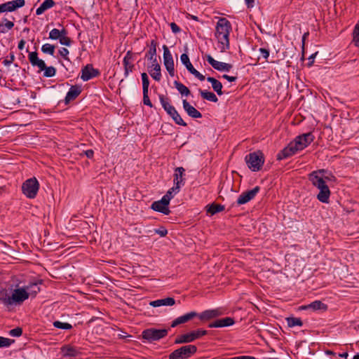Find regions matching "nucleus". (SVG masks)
Here are the masks:
<instances>
[{
    "label": "nucleus",
    "instance_id": "obj_1",
    "mask_svg": "<svg viewBox=\"0 0 359 359\" xmlns=\"http://www.w3.org/2000/svg\"><path fill=\"white\" fill-rule=\"evenodd\" d=\"M325 170H318L312 172L309 175V180L312 184L318 188L320 191L317 195V198L322 203H328L330 196V191L328 186L326 184V180H330L328 176H324Z\"/></svg>",
    "mask_w": 359,
    "mask_h": 359
},
{
    "label": "nucleus",
    "instance_id": "obj_2",
    "mask_svg": "<svg viewBox=\"0 0 359 359\" xmlns=\"http://www.w3.org/2000/svg\"><path fill=\"white\" fill-rule=\"evenodd\" d=\"M313 141V135L311 133H304L297 137L291 142L278 156V159L289 157L297 151L304 149Z\"/></svg>",
    "mask_w": 359,
    "mask_h": 359
},
{
    "label": "nucleus",
    "instance_id": "obj_3",
    "mask_svg": "<svg viewBox=\"0 0 359 359\" xmlns=\"http://www.w3.org/2000/svg\"><path fill=\"white\" fill-rule=\"evenodd\" d=\"M231 29V24L226 18H222L218 20L215 35L221 52H224L229 48V36Z\"/></svg>",
    "mask_w": 359,
    "mask_h": 359
},
{
    "label": "nucleus",
    "instance_id": "obj_4",
    "mask_svg": "<svg viewBox=\"0 0 359 359\" xmlns=\"http://www.w3.org/2000/svg\"><path fill=\"white\" fill-rule=\"evenodd\" d=\"M159 99L163 109L172 117L175 122L178 125L186 126L187 123L183 121L175 108L169 103L168 98H165L163 95H160Z\"/></svg>",
    "mask_w": 359,
    "mask_h": 359
},
{
    "label": "nucleus",
    "instance_id": "obj_5",
    "mask_svg": "<svg viewBox=\"0 0 359 359\" xmlns=\"http://www.w3.org/2000/svg\"><path fill=\"white\" fill-rule=\"evenodd\" d=\"M197 351L194 345H187L175 350L169 355V359H187L194 355Z\"/></svg>",
    "mask_w": 359,
    "mask_h": 359
},
{
    "label": "nucleus",
    "instance_id": "obj_6",
    "mask_svg": "<svg viewBox=\"0 0 359 359\" xmlns=\"http://www.w3.org/2000/svg\"><path fill=\"white\" fill-rule=\"evenodd\" d=\"M39 189V184L35 177L27 180L22 186L23 194L29 198L36 197Z\"/></svg>",
    "mask_w": 359,
    "mask_h": 359
},
{
    "label": "nucleus",
    "instance_id": "obj_7",
    "mask_svg": "<svg viewBox=\"0 0 359 359\" xmlns=\"http://www.w3.org/2000/svg\"><path fill=\"white\" fill-rule=\"evenodd\" d=\"M168 332V330L167 329L149 328L142 332V336L143 339L151 342L165 337Z\"/></svg>",
    "mask_w": 359,
    "mask_h": 359
},
{
    "label": "nucleus",
    "instance_id": "obj_8",
    "mask_svg": "<svg viewBox=\"0 0 359 359\" xmlns=\"http://www.w3.org/2000/svg\"><path fill=\"white\" fill-rule=\"evenodd\" d=\"M250 169L252 171H258L264 164L263 154L260 152H254L248 155L245 158Z\"/></svg>",
    "mask_w": 359,
    "mask_h": 359
},
{
    "label": "nucleus",
    "instance_id": "obj_9",
    "mask_svg": "<svg viewBox=\"0 0 359 359\" xmlns=\"http://www.w3.org/2000/svg\"><path fill=\"white\" fill-rule=\"evenodd\" d=\"M206 333H207V332L205 330H198L196 331H193L190 333L177 336L175 340V344H179L192 342L195 339H198L203 335H205Z\"/></svg>",
    "mask_w": 359,
    "mask_h": 359
},
{
    "label": "nucleus",
    "instance_id": "obj_10",
    "mask_svg": "<svg viewBox=\"0 0 359 359\" xmlns=\"http://www.w3.org/2000/svg\"><path fill=\"white\" fill-rule=\"evenodd\" d=\"M163 63L164 65L168 72L169 74L171 76H175V67H174V60L172 56L167 47V46L164 45L163 46Z\"/></svg>",
    "mask_w": 359,
    "mask_h": 359
},
{
    "label": "nucleus",
    "instance_id": "obj_11",
    "mask_svg": "<svg viewBox=\"0 0 359 359\" xmlns=\"http://www.w3.org/2000/svg\"><path fill=\"white\" fill-rule=\"evenodd\" d=\"M28 298L29 294L25 288L15 289L11 294L12 305L20 304Z\"/></svg>",
    "mask_w": 359,
    "mask_h": 359
},
{
    "label": "nucleus",
    "instance_id": "obj_12",
    "mask_svg": "<svg viewBox=\"0 0 359 359\" xmlns=\"http://www.w3.org/2000/svg\"><path fill=\"white\" fill-rule=\"evenodd\" d=\"M185 170L182 167H177L175 170L173 182L175 187H172V191H180V187L184 184L183 177Z\"/></svg>",
    "mask_w": 359,
    "mask_h": 359
},
{
    "label": "nucleus",
    "instance_id": "obj_13",
    "mask_svg": "<svg viewBox=\"0 0 359 359\" xmlns=\"http://www.w3.org/2000/svg\"><path fill=\"white\" fill-rule=\"evenodd\" d=\"M180 59L182 62L186 66L187 69L191 74L194 75L200 81H203L205 79V76L193 67L189 60L188 55H187L186 53H183L181 55Z\"/></svg>",
    "mask_w": 359,
    "mask_h": 359
},
{
    "label": "nucleus",
    "instance_id": "obj_14",
    "mask_svg": "<svg viewBox=\"0 0 359 359\" xmlns=\"http://www.w3.org/2000/svg\"><path fill=\"white\" fill-rule=\"evenodd\" d=\"M259 189L260 188L259 187H255L252 190L242 193L238 198L237 203L238 205L247 203L255 197L259 191Z\"/></svg>",
    "mask_w": 359,
    "mask_h": 359
},
{
    "label": "nucleus",
    "instance_id": "obj_15",
    "mask_svg": "<svg viewBox=\"0 0 359 359\" xmlns=\"http://www.w3.org/2000/svg\"><path fill=\"white\" fill-rule=\"evenodd\" d=\"M99 72L97 69H94L92 65H87L81 70V79L86 81L97 76Z\"/></svg>",
    "mask_w": 359,
    "mask_h": 359
},
{
    "label": "nucleus",
    "instance_id": "obj_16",
    "mask_svg": "<svg viewBox=\"0 0 359 359\" xmlns=\"http://www.w3.org/2000/svg\"><path fill=\"white\" fill-rule=\"evenodd\" d=\"M206 57L208 62L211 65V66L218 71L229 72L232 68V65L231 64L217 61L209 55H207Z\"/></svg>",
    "mask_w": 359,
    "mask_h": 359
},
{
    "label": "nucleus",
    "instance_id": "obj_17",
    "mask_svg": "<svg viewBox=\"0 0 359 359\" xmlns=\"http://www.w3.org/2000/svg\"><path fill=\"white\" fill-rule=\"evenodd\" d=\"M168 205V202L162 198L160 201L154 202L151 205V208L155 211L160 212L168 215L170 212Z\"/></svg>",
    "mask_w": 359,
    "mask_h": 359
},
{
    "label": "nucleus",
    "instance_id": "obj_18",
    "mask_svg": "<svg viewBox=\"0 0 359 359\" xmlns=\"http://www.w3.org/2000/svg\"><path fill=\"white\" fill-rule=\"evenodd\" d=\"M197 316L198 314L196 312L192 311L184 316H180L172 321L171 327H175L180 324L185 323Z\"/></svg>",
    "mask_w": 359,
    "mask_h": 359
},
{
    "label": "nucleus",
    "instance_id": "obj_19",
    "mask_svg": "<svg viewBox=\"0 0 359 359\" xmlns=\"http://www.w3.org/2000/svg\"><path fill=\"white\" fill-rule=\"evenodd\" d=\"M29 60L33 66H36L39 72L43 71L46 68V64L43 60L39 59L36 52H32L29 54Z\"/></svg>",
    "mask_w": 359,
    "mask_h": 359
},
{
    "label": "nucleus",
    "instance_id": "obj_20",
    "mask_svg": "<svg viewBox=\"0 0 359 359\" xmlns=\"http://www.w3.org/2000/svg\"><path fill=\"white\" fill-rule=\"evenodd\" d=\"M234 324V320L232 318L226 317L219 319L209 324V327H223L230 326Z\"/></svg>",
    "mask_w": 359,
    "mask_h": 359
},
{
    "label": "nucleus",
    "instance_id": "obj_21",
    "mask_svg": "<svg viewBox=\"0 0 359 359\" xmlns=\"http://www.w3.org/2000/svg\"><path fill=\"white\" fill-rule=\"evenodd\" d=\"M183 108L188 115L192 118H201L202 114L195 107L191 106L186 100H183Z\"/></svg>",
    "mask_w": 359,
    "mask_h": 359
},
{
    "label": "nucleus",
    "instance_id": "obj_22",
    "mask_svg": "<svg viewBox=\"0 0 359 359\" xmlns=\"http://www.w3.org/2000/svg\"><path fill=\"white\" fill-rule=\"evenodd\" d=\"M222 314L219 309L207 310L199 315L201 320H210Z\"/></svg>",
    "mask_w": 359,
    "mask_h": 359
},
{
    "label": "nucleus",
    "instance_id": "obj_23",
    "mask_svg": "<svg viewBox=\"0 0 359 359\" xmlns=\"http://www.w3.org/2000/svg\"><path fill=\"white\" fill-rule=\"evenodd\" d=\"M149 74L154 80L157 81L161 80V66L157 63V61L152 63L151 69L149 70Z\"/></svg>",
    "mask_w": 359,
    "mask_h": 359
},
{
    "label": "nucleus",
    "instance_id": "obj_24",
    "mask_svg": "<svg viewBox=\"0 0 359 359\" xmlns=\"http://www.w3.org/2000/svg\"><path fill=\"white\" fill-rule=\"evenodd\" d=\"M81 93V88L79 86H73L70 88L65 97V102L68 103L74 100Z\"/></svg>",
    "mask_w": 359,
    "mask_h": 359
},
{
    "label": "nucleus",
    "instance_id": "obj_25",
    "mask_svg": "<svg viewBox=\"0 0 359 359\" xmlns=\"http://www.w3.org/2000/svg\"><path fill=\"white\" fill-rule=\"evenodd\" d=\"M156 47L157 42L155 40H152L151 41L150 48L149 51L147 52L146 57L149 60L152 61V62H156Z\"/></svg>",
    "mask_w": 359,
    "mask_h": 359
},
{
    "label": "nucleus",
    "instance_id": "obj_26",
    "mask_svg": "<svg viewBox=\"0 0 359 359\" xmlns=\"http://www.w3.org/2000/svg\"><path fill=\"white\" fill-rule=\"evenodd\" d=\"M0 301L7 306L12 305L11 295L4 288L0 290Z\"/></svg>",
    "mask_w": 359,
    "mask_h": 359
},
{
    "label": "nucleus",
    "instance_id": "obj_27",
    "mask_svg": "<svg viewBox=\"0 0 359 359\" xmlns=\"http://www.w3.org/2000/svg\"><path fill=\"white\" fill-rule=\"evenodd\" d=\"M53 0H45L41 5L36 9V14L40 15L43 13L47 9H49L55 6Z\"/></svg>",
    "mask_w": 359,
    "mask_h": 359
},
{
    "label": "nucleus",
    "instance_id": "obj_28",
    "mask_svg": "<svg viewBox=\"0 0 359 359\" xmlns=\"http://www.w3.org/2000/svg\"><path fill=\"white\" fill-rule=\"evenodd\" d=\"M207 81L212 84V87L213 90L219 95H222L223 94V92L222 90V84L220 81H219L218 80H217L216 79H215L213 77H208Z\"/></svg>",
    "mask_w": 359,
    "mask_h": 359
},
{
    "label": "nucleus",
    "instance_id": "obj_29",
    "mask_svg": "<svg viewBox=\"0 0 359 359\" xmlns=\"http://www.w3.org/2000/svg\"><path fill=\"white\" fill-rule=\"evenodd\" d=\"M303 309H312L314 311L323 310L325 311L327 309L326 304H323L320 301H315L307 306H302Z\"/></svg>",
    "mask_w": 359,
    "mask_h": 359
},
{
    "label": "nucleus",
    "instance_id": "obj_30",
    "mask_svg": "<svg viewBox=\"0 0 359 359\" xmlns=\"http://www.w3.org/2000/svg\"><path fill=\"white\" fill-rule=\"evenodd\" d=\"M25 4V0H13L11 1L7 2V6L8 8V12H12L15 11L18 8L23 7Z\"/></svg>",
    "mask_w": 359,
    "mask_h": 359
},
{
    "label": "nucleus",
    "instance_id": "obj_31",
    "mask_svg": "<svg viewBox=\"0 0 359 359\" xmlns=\"http://www.w3.org/2000/svg\"><path fill=\"white\" fill-rule=\"evenodd\" d=\"M207 212L210 215H213L217 212H222L224 209V206L220 204L212 203L206 206Z\"/></svg>",
    "mask_w": 359,
    "mask_h": 359
},
{
    "label": "nucleus",
    "instance_id": "obj_32",
    "mask_svg": "<svg viewBox=\"0 0 359 359\" xmlns=\"http://www.w3.org/2000/svg\"><path fill=\"white\" fill-rule=\"evenodd\" d=\"M41 283V281H39V283H31L24 287L27 290V293L29 294V296L34 297L40 291V288L39 287V283Z\"/></svg>",
    "mask_w": 359,
    "mask_h": 359
},
{
    "label": "nucleus",
    "instance_id": "obj_33",
    "mask_svg": "<svg viewBox=\"0 0 359 359\" xmlns=\"http://www.w3.org/2000/svg\"><path fill=\"white\" fill-rule=\"evenodd\" d=\"M61 350L64 356L74 357L78 353L77 351L74 347L69 346H63Z\"/></svg>",
    "mask_w": 359,
    "mask_h": 359
},
{
    "label": "nucleus",
    "instance_id": "obj_34",
    "mask_svg": "<svg viewBox=\"0 0 359 359\" xmlns=\"http://www.w3.org/2000/svg\"><path fill=\"white\" fill-rule=\"evenodd\" d=\"M200 94L203 99L210 100L213 102H217L218 99L217 96L212 92L199 90Z\"/></svg>",
    "mask_w": 359,
    "mask_h": 359
},
{
    "label": "nucleus",
    "instance_id": "obj_35",
    "mask_svg": "<svg viewBox=\"0 0 359 359\" xmlns=\"http://www.w3.org/2000/svg\"><path fill=\"white\" fill-rule=\"evenodd\" d=\"M174 84L176 87V88L177 89V90L182 95H189L190 94V90L189 89L185 86L184 84L178 82V81H175L174 82Z\"/></svg>",
    "mask_w": 359,
    "mask_h": 359
},
{
    "label": "nucleus",
    "instance_id": "obj_36",
    "mask_svg": "<svg viewBox=\"0 0 359 359\" xmlns=\"http://www.w3.org/2000/svg\"><path fill=\"white\" fill-rule=\"evenodd\" d=\"M286 320L289 327L302 326L303 325L302 320L298 318L289 317L286 318Z\"/></svg>",
    "mask_w": 359,
    "mask_h": 359
},
{
    "label": "nucleus",
    "instance_id": "obj_37",
    "mask_svg": "<svg viewBox=\"0 0 359 359\" xmlns=\"http://www.w3.org/2000/svg\"><path fill=\"white\" fill-rule=\"evenodd\" d=\"M4 22V24H0V32L1 33H5L7 30L11 29L14 26V23L11 21L5 19Z\"/></svg>",
    "mask_w": 359,
    "mask_h": 359
},
{
    "label": "nucleus",
    "instance_id": "obj_38",
    "mask_svg": "<svg viewBox=\"0 0 359 359\" xmlns=\"http://www.w3.org/2000/svg\"><path fill=\"white\" fill-rule=\"evenodd\" d=\"M63 34V29L59 30L57 29H53L49 33V38L53 40L59 39Z\"/></svg>",
    "mask_w": 359,
    "mask_h": 359
},
{
    "label": "nucleus",
    "instance_id": "obj_39",
    "mask_svg": "<svg viewBox=\"0 0 359 359\" xmlns=\"http://www.w3.org/2000/svg\"><path fill=\"white\" fill-rule=\"evenodd\" d=\"M353 41L354 44L357 47H359V20H358V22L355 26V28H354V30L353 32Z\"/></svg>",
    "mask_w": 359,
    "mask_h": 359
},
{
    "label": "nucleus",
    "instance_id": "obj_40",
    "mask_svg": "<svg viewBox=\"0 0 359 359\" xmlns=\"http://www.w3.org/2000/svg\"><path fill=\"white\" fill-rule=\"evenodd\" d=\"M41 50L44 53H48V54L53 55L55 53V46L50 43H46L42 46Z\"/></svg>",
    "mask_w": 359,
    "mask_h": 359
},
{
    "label": "nucleus",
    "instance_id": "obj_41",
    "mask_svg": "<svg viewBox=\"0 0 359 359\" xmlns=\"http://www.w3.org/2000/svg\"><path fill=\"white\" fill-rule=\"evenodd\" d=\"M59 40H60V43L62 45H65L67 46H70L71 39L67 36V31L65 29H63V34L59 39Z\"/></svg>",
    "mask_w": 359,
    "mask_h": 359
},
{
    "label": "nucleus",
    "instance_id": "obj_42",
    "mask_svg": "<svg viewBox=\"0 0 359 359\" xmlns=\"http://www.w3.org/2000/svg\"><path fill=\"white\" fill-rule=\"evenodd\" d=\"M53 325L59 329L69 330L72 327V325L67 323H62L60 321H55Z\"/></svg>",
    "mask_w": 359,
    "mask_h": 359
},
{
    "label": "nucleus",
    "instance_id": "obj_43",
    "mask_svg": "<svg viewBox=\"0 0 359 359\" xmlns=\"http://www.w3.org/2000/svg\"><path fill=\"white\" fill-rule=\"evenodd\" d=\"M142 80V89L143 91H148L149 81L147 74L144 72L141 74Z\"/></svg>",
    "mask_w": 359,
    "mask_h": 359
},
{
    "label": "nucleus",
    "instance_id": "obj_44",
    "mask_svg": "<svg viewBox=\"0 0 359 359\" xmlns=\"http://www.w3.org/2000/svg\"><path fill=\"white\" fill-rule=\"evenodd\" d=\"M43 70V76L46 77H52L55 74L56 72V69L53 67H47L46 66V68Z\"/></svg>",
    "mask_w": 359,
    "mask_h": 359
},
{
    "label": "nucleus",
    "instance_id": "obj_45",
    "mask_svg": "<svg viewBox=\"0 0 359 359\" xmlns=\"http://www.w3.org/2000/svg\"><path fill=\"white\" fill-rule=\"evenodd\" d=\"M14 341L8 338L0 337V348L9 346Z\"/></svg>",
    "mask_w": 359,
    "mask_h": 359
},
{
    "label": "nucleus",
    "instance_id": "obj_46",
    "mask_svg": "<svg viewBox=\"0 0 359 359\" xmlns=\"http://www.w3.org/2000/svg\"><path fill=\"white\" fill-rule=\"evenodd\" d=\"M178 192L179 191H172L171 188L167 191L166 194L163 196V198L165 199V201L170 203V201L173 198L174 195Z\"/></svg>",
    "mask_w": 359,
    "mask_h": 359
},
{
    "label": "nucleus",
    "instance_id": "obj_47",
    "mask_svg": "<svg viewBox=\"0 0 359 359\" xmlns=\"http://www.w3.org/2000/svg\"><path fill=\"white\" fill-rule=\"evenodd\" d=\"M161 306H172L175 304V301L172 297H167L165 299H161Z\"/></svg>",
    "mask_w": 359,
    "mask_h": 359
},
{
    "label": "nucleus",
    "instance_id": "obj_48",
    "mask_svg": "<svg viewBox=\"0 0 359 359\" xmlns=\"http://www.w3.org/2000/svg\"><path fill=\"white\" fill-rule=\"evenodd\" d=\"M143 102L144 104L150 107H152V104L149 98V96H148V91H143Z\"/></svg>",
    "mask_w": 359,
    "mask_h": 359
},
{
    "label": "nucleus",
    "instance_id": "obj_49",
    "mask_svg": "<svg viewBox=\"0 0 359 359\" xmlns=\"http://www.w3.org/2000/svg\"><path fill=\"white\" fill-rule=\"evenodd\" d=\"M22 333V330L20 327H16L10 330L9 334L13 337H20Z\"/></svg>",
    "mask_w": 359,
    "mask_h": 359
},
{
    "label": "nucleus",
    "instance_id": "obj_50",
    "mask_svg": "<svg viewBox=\"0 0 359 359\" xmlns=\"http://www.w3.org/2000/svg\"><path fill=\"white\" fill-rule=\"evenodd\" d=\"M123 65L125 67V74L128 76L129 72L132 71L133 65L130 64V62L123 61Z\"/></svg>",
    "mask_w": 359,
    "mask_h": 359
},
{
    "label": "nucleus",
    "instance_id": "obj_51",
    "mask_svg": "<svg viewBox=\"0 0 359 359\" xmlns=\"http://www.w3.org/2000/svg\"><path fill=\"white\" fill-rule=\"evenodd\" d=\"M60 55L63 57L65 59L69 60L67 55L69 54V50L66 48H62L59 51Z\"/></svg>",
    "mask_w": 359,
    "mask_h": 359
},
{
    "label": "nucleus",
    "instance_id": "obj_52",
    "mask_svg": "<svg viewBox=\"0 0 359 359\" xmlns=\"http://www.w3.org/2000/svg\"><path fill=\"white\" fill-rule=\"evenodd\" d=\"M155 233H158L161 237H164L167 235L168 231L165 228L162 227L160 229H156Z\"/></svg>",
    "mask_w": 359,
    "mask_h": 359
},
{
    "label": "nucleus",
    "instance_id": "obj_53",
    "mask_svg": "<svg viewBox=\"0 0 359 359\" xmlns=\"http://www.w3.org/2000/svg\"><path fill=\"white\" fill-rule=\"evenodd\" d=\"M259 52L262 54V56L264 59L266 60L269 57V51L267 49L261 48H259Z\"/></svg>",
    "mask_w": 359,
    "mask_h": 359
},
{
    "label": "nucleus",
    "instance_id": "obj_54",
    "mask_svg": "<svg viewBox=\"0 0 359 359\" xmlns=\"http://www.w3.org/2000/svg\"><path fill=\"white\" fill-rule=\"evenodd\" d=\"M170 27L174 33H178L180 32V28L175 22L170 23Z\"/></svg>",
    "mask_w": 359,
    "mask_h": 359
},
{
    "label": "nucleus",
    "instance_id": "obj_55",
    "mask_svg": "<svg viewBox=\"0 0 359 359\" xmlns=\"http://www.w3.org/2000/svg\"><path fill=\"white\" fill-rule=\"evenodd\" d=\"M14 55L12 54L11 55V57L10 59H6L4 60L3 63L6 65V66H8L10 65L14 60Z\"/></svg>",
    "mask_w": 359,
    "mask_h": 359
},
{
    "label": "nucleus",
    "instance_id": "obj_56",
    "mask_svg": "<svg viewBox=\"0 0 359 359\" xmlns=\"http://www.w3.org/2000/svg\"><path fill=\"white\" fill-rule=\"evenodd\" d=\"M8 12L7 2L0 5V13Z\"/></svg>",
    "mask_w": 359,
    "mask_h": 359
},
{
    "label": "nucleus",
    "instance_id": "obj_57",
    "mask_svg": "<svg viewBox=\"0 0 359 359\" xmlns=\"http://www.w3.org/2000/svg\"><path fill=\"white\" fill-rule=\"evenodd\" d=\"M149 304L153 307H158L161 306V299H158L151 302Z\"/></svg>",
    "mask_w": 359,
    "mask_h": 359
},
{
    "label": "nucleus",
    "instance_id": "obj_58",
    "mask_svg": "<svg viewBox=\"0 0 359 359\" xmlns=\"http://www.w3.org/2000/svg\"><path fill=\"white\" fill-rule=\"evenodd\" d=\"M223 78L226 79L227 81H230V82H233V81H235L236 79H237V77L236 76H229L227 74H224L223 75Z\"/></svg>",
    "mask_w": 359,
    "mask_h": 359
},
{
    "label": "nucleus",
    "instance_id": "obj_59",
    "mask_svg": "<svg viewBox=\"0 0 359 359\" xmlns=\"http://www.w3.org/2000/svg\"><path fill=\"white\" fill-rule=\"evenodd\" d=\"M131 60H132V53H131V51L129 50L126 53V55L123 58V61L130 62Z\"/></svg>",
    "mask_w": 359,
    "mask_h": 359
},
{
    "label": "nucleus",
    "instance_id": "obj_60",
    "mask_svg": "<svg viewBox=\"0 0 359 359\" xmlns=\"http://www.w3.org/2000/svg\"><path fill=\"white\" fill-rule=\"evenodd\" d=\"M230 359H255V358L249 355H241L238 357H233Z\"/></svg>",
    "mask_w": 359,
    "mask_h": 359
},
{
    "label": "nucleus",
    "instance_id": "obj_61",
    "mask_svg": "<svg viewBox=\"0 0 359 359\" xmlns=\"http://www.w3.org/2000/svg\"><path fill=\"white\" fill-rule=\"evenodd\" d=\"M93 151L91 149L87 150L85 151V154L88 158H92L93 156Z\"/></svg>",
    "mask_w": 359,
    "mask_h": 359
},
{
    "label": "nucleus",
    "instance_id": "obj_62",
    "mask_svg": "<svg viewBox=\"0 0 359 359\" xmlns=\"http://www.w3.org/2000/svg\"><path fill=\"white\" fill-rule=\"evenodd\" d=\"M25 41L22 39L21 41H20L19 43H18V48L20 50H22L24 48V46H25Z\"/></svg>",
    "mask_w": 359,
    "mask_h": 359
},
{
    "label": "nucleus",
    "instance_id": "obj_63",
    "mask_svg": "<svg viewBox=\"0 0 359 359\" xmlns=\"http://www.w3.org/2000/svg\"><path fill=\"white\" fill-rule=\"evenodd\" d=\"M308 36H309V32L304 33V34L303 35V37H302V48H303L304 47V43H305L306 38Z\"/></svg>",
    "mask_w": 359,
    "mask_h": 359
},
{
    "label": "nucleus",
    "instance_id": "obj_64",
    "mask_svg": "<svg viewBox=\"0 0 359 359\" xmlns=\"http://www.w3.org/2000/svg\"><path fill=\"white\" fill-rule=\"evenodd\" d=\"M245 2L248 7H252V4L254 3V0H245Z\"/></svg>",
    "mask_w": 359,
    "mask_h": 359
}]
</instances>
